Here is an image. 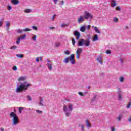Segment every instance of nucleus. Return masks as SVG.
Returning a JSON list of instances; mask_svg holds the SVG:
<instances>
[{"label":"nucleus","instance_id":"nucleus-1","mask_svg":"<svg viewBox=\"0 0 131 131\" xmlns=\"http://www.w3.org/2000/svg\"><path fill=\"white\" fill-rule=\"evenodd\" d=\"M84 16L80 15L77 19V21L78 23H82L84 21V20H88L89 18L90 19V20H92L93 18H94V16L93 14L90 13L88 11H85L84 12Z\"/></svg>","mask_w":131,"mask_h":131},{"label":"nucleus","instance_id":"nucleus-2","mask_svg":"<svg viewBox=\"0 0 131 131\" xmlns=\"http://www.w3.org/2000/svg\"><path fill=\"white\" fill-rule=\"evenodd\" d=\"M31 85V84H29L27 82L20 83L19 85L17 84L16 92V93H21V92H23V91H26L27 88H29Z\"/></svg>","mask_w":131,"mask_h":131},{"label":"nucleus","instance_id":"nucleus-3","mask_svg":"<svg viewBox=\"0 0 131 131\" xmlns=\"http://www.w3.org/2000/svg\"><path fill=\"white\" fill-rule=\"evenodd\" d=\"M73 110V104L71 103H69L67 106V105L63 106V112H64V114L66 116L69 117L70 115H71V112Z\"/></svg>","mask_w":131,"mask_h":131},{"label":"nucleus","instance_id":"nucleus-4","mask_svg":"<svg viewBox=\"0 0 131 131\" xmlns=\"http://www.w3.org/2000/svg\"><path fill=\"white\" fill-rule=\"evenodd\" d=\"M74 54H72L69 57H66L63 60V63H64L65 64H68L70 61L72 65H75V64H76V62L75 61V59H74Z\"/></svg>","mask_w":131,"mask_h":131},{"label":"nucleus","instance_id":"nucleus-5","mask_svg":"<svg viewBox=\"0 0 131 131\" xmlns=\"http://www.w3.org/2000/svg\"><path fill=\"white\" fill-rule=\"evenodd\" d=\"M10 116L12 118L13 125H17L19 123V117L17 115L15 112H12L10 113Z\"/></svg>","mask_w":131,"mask_h":131},{"label":"nucleus","instance_id":"nucleus-6","mask_svg":"<svg viewBox=\"0 0 131 131\" xmlns=\"http://www.w3.org/2000/svg\"><path fill=\"white\" fill-rule=\"evenodd\" d=\"M82 53V48H78L76 52V58L77 59H79V57H80V54Z\"/></svg>","mask_w":131,"mask_h":131},{"label":"nucleus","instance_id":"nucleus-7","mask_svg":"<svg viewBox=\"0 0 131 131\" xmlns=\"http://www.w3.org/2000/svg\"><path fill=\"white\" fill-rule=\"evenodd\" d=\"M47 66L49 70H53V64H52V61L49 59L47 60Z\"/></svg>","mask_w":131,"mask_h":131},{"label":"nucleus","instance_id":"nucleus-8","mask_svg":"<svg viewBox=\"0 0 131 131\" xmlns=\"http://www.w3.org/2000/svg\"><path fill=\"white\" fill-rule=\"evenodd\" d=\"M116 6H117L116 1L115 0H112L111 1V7H112V8H115Z\"/></svg>","mask_w":131,"mask_h":131},{"label":"nucleus","instance_id":"nucleus-9","mask_svg":"<svg viewBox=\"0 0 131 131\" xmlns=\"http://www.w3.org/2000/svg\"><path fill=\"white\" fill-rule=\"evenodd\" d=\"M74 35H75V36H77V39H79V38L80 37V33L78 31H75L74 32Z\"/></svg>","mask_w":131,"mask_h":131},{"label":"nucleus","instance_id":"nucleus-10","mask_svg":"<svg viewBox=\"0 0 131 131\" xmlns=\"http://www.w3.org/2000/svg\"><path fill=\"white\" fill-rule=\"evenodd\" d=\"M27 79L26 76H21L19 77L17 80L19 81V82H21V81H25V80Z\"/></svg>","mask_w":131,"mask_h":131},{"label":"nucleus","instance_id":"nucleus-11","mask_svg":"<svg viewBox=\"0 0 131 131\" xmlns=\"http://www.w3.org/2000/svg\"><path fill=\"white\" fill-rule=\"evenodd\" d=\"M97 61L101 64V65H103V60H102V56H99L97 59Z\"/></svg>","mask_w":131,"mask_h":131},{"label":"nucleus","instance_id":"nucleus-12","mask_svg":"<svg viewBox=\"0 0 131 131\" xmlns=\"http://www.w3.org/2000/svg\"><path fill=\"white\" fill-rule=\"evenodd\" d=\"M84 43V39H81V40H80L78 43V45L79 47H82V46H83Z\"/></svg>","mask_w":131,"mask_h":131},{"label":"nucleus","instance_id":"nucleus-13","mask_svg":"<svg viewBox=\"0 0 131 131\" xmlns=\"http://www.w3.org/2000/svg\"><path fill=\"white\" fill-rule=\"evenodd\" d=\"M97 40H99V37H98V35L95 34L93 37L92 41L95 42V41H97Z\"/></svg>","mask_w":131,"mask_h":131},{"label":"nucleus","instance_id":"nucleus-14","mask_svg":"<svg viewBox=\"0 0 131 131\" xmlns=\"http://www.w3.org/2000/svg\"><path fill=\"white\" fill-rule=\"evenodd\" d=\"M11 3L13 5H19L20 1L19 0H11Z\"/></svg>","mask_w":131,"mask_h":131},{"label":"nucleus","instance_id":"nucleus-15","mask_svg":"<svg viewBox=\"0 0 131 131\" xmlns=\"http://www.w3.org/2000/svg\"><path fill=\"white\" fill-rule=\"evenodd\" d=\"M37 39V36L36 35H33L31 38V40L35 42H36Z\"/></svg>","mask_w":131,"mask_h":131},{"label":"nucleus","instance_id":"nucleus-16","mask_svg":"<svg viewBox=\"0 0 131 131\" xmlns=\"http://www.w3.org/2000/svg\"><path fill=\"white\" fill-rule=\"evenodd\" d=\"M85 122H86V125L87 126V128H91V127H92V125L91 124V123H90V121L86 120Z\"/></svg>","mask_w":131,"mask_h":131},{"label":"nucleus","instance_id":"nucleus-17","mask_svg":"<svg viewBox=\"0 0 131 131\" xmlns=\"http://www.w3.org/2000/svg\"><path fill=\"white\" fill-rule=\"evenodd\" d=\"M92 27L94 28V31L96 33H99V34L101 33V31H100V30H99L98 27H94V26H93Z\"/></svg>","mask_w":131,"mask_h":131},{"label":"nucleus","instance_id":"nucleus-18","mask_svg":"<svg viewBox=\"0 0 131 131\" xmlns=\"http://www.w3.org/2000/svg\"><path fill=\"white\" fill-rule=\"evenodd\" d=\"M86 27V26L84 25L83 26H81L80 28V30L81 31V32H85V28Z\"/></svg>","mask_w":131,"mask_h":131},{"label":"nucleus","instance_id":"nucleus-19","mask_svg":"<svg viewBox=\"0 0 131 131\" xmlns=\"http://www.w3.org/2000/svg\"><path fill=\"white\" fill-rule=\"evenodd\" d=\"M84 45H85V46L86 47H89L90 46V40H84Z\"/></svg>","mask_w":131,"mask_h":131},{"label":"nucleus","instance_id":"nucleus-20","mask_svg":"<svg viewBox=\"0 0 131 131\" xmlns=\"http://www.w3.org/2000/svg\"><path fill=\"white\" fill-rule=\"evenodd\" d=\"M20 40H23V39H25L26 38V34H24V35L19 36L18 37Z\"/></svg>","mask_w":131,"mask_h":131},{"label":"nucleus","instance_id":"nucleus-21","mask_svg":"<svg viewBox=\"0 0 131 131\" xmlns=\"http://www.w3.org/2000/svg\"><path fill=\"white\" fill-rule=\"evenodd\" d=\"M39 105L40 106H45V104L43 103V99H42V98H40Z\"/></svg>","mask_w":131,"mask_h":131},{"label":"nucleus","instance_id":"nucleus-22","mask_svg":"<svg viewBox=\"0 0 131 131\" xmlns=\"http://www.w3.org/2000/svg\"><path fill=\"white\" fill-rule=\"evenodd\" d=\"M24 13H31L32 10L30 9H27L24 10Z\"/></svg>","mask_w":131,"mask_h":131},{"label":"nucleus","instance_id":"nucleus-23","mask_svg":"<svg viewBox=\"0 0 131 131\" xmlns=\"http://www.w3.org/2000/svg\"><path fill=\"white\" fill-rule=\"evenodd\" d=\"M119 80L120 82H123V81H124V77H120L119 78Z\"/></svg>","mask_w":131,"mask_h":131},{"label":"nucleus","instance_id":"nucleus-24","mask_svg":"<svg viewBox=\"0 0 131 131\" xmlns=\"http://www.w3.org/2000/svg\"><path fill=\"white\" fill-rule=\"evenodd\" d=\"M35 111L38 114H42V113L43 112L42 111L39 110H35Z\"/></svg>","mask_w":131,"mask_h":131},{"label":"nucleus","instance_id":"nucleus-25","mask_svg":"<svg viewBox=\"0 0 131 131\" xmlns=\"http://www.w3.org/2000/svg\"><path fill=\"white\" fill-rule=\"evenodd\" d=\"M61 45V43L59 42H57L55 43L54 46L56 47V48H58V47H60Z\"/></svg>","mask_w":131,"mask_h":131},{"label":"nucleus","instance_id":"nucleus-26","mask_svg":"<svg viewBox=\"0 0 131 131\" xmlns=\"http://www.w3.org/2000/svg\"><path fill=\"white\" fill-rule=\"evenodd\" d=\"M23 31H24L25 32H26L27 31H31V29L26 28L23 29Z\"/></svg>","mask_w":131,"mask_h":131},{"label":"nucleus","instance_id":"nucleus-27","mask_svg":"<svg viewBox=\"0 0 131 131\" xmlns=\"http://www.w3.org/2000/svg\"><path fill=\"white\" fill-rule=\"evenodd\" d=\"M6 26L7 28V30L9 29V28L10 27V22H7L6 24Z\"/></svg>","mask_w":131,"mask_h":131},{"label":"nucleus","instance_id":"nucleus-28","mask_svg":"<svg viewBox=\"0 0 131 131\" xmlns=\"http://www.w3.org/2000/svg\"><path fill=\"white\" fill-rule=\"evenodd\" d=\"M16 31L17 33H22L23 32V30L21 29H18Z\"/></svg>","mask_w":131,"mask_h":131},{"label":"nucleus","instance_id":"nucleus-29","mask_svg":"<svg viewBox=\"0 0 131 131\" xmlns=\"http://www.w3.org/2000/svg\"><path fill=\"white\" fill-rule=\"evenodd\" d=\"M122 118V116L119 115V116H118V117L117 118V120L118 121H119Z\"/></svg>","mask_w":131,"mask_h":131},{"label":"nucleus","instance_id":"nucleus-30","mask_svg":"<svg viewBox=\"0 0 131 131\" xmlns=\"http://www.w3.org/2000/svg\"><path fill=\"white\" fill-rule=\"evenodd\" d=\"M75 39H74V38H72V43L73 46H74V45H75Z\"/></svg>","mask_w":131,"mask_h":131},{"label":"nucleus","instance_id":"nucleus-31","mask_svg":"<svg viewBox=\"0 0 131 131\" xmlns=\"http://www.w3.org/2000/svg\"><path fill=\"white\" fill-rule=\"evenodd\" d=\"M64 54H65V55H69V54H70V51H69V50H67L64 52Z\"/></svg>","mask_w":131,"mask_h":131},{"label":"nucleus","instance_id":"nucleus-32","mask_svg":"<svg viewBox=\"0 0 131 131\" xmlns=\"http://www.w3.org/2000/svg\"><path fill=\"white\" fill-rule=\"evenodd\" d=\"M32 28L34 30H36L37 31V27L35 26H32Z\"/></svg>","mask_w":131,"mask_h":131},{"label":"nucleus","instance_id":"nucleus-33","mask_svg":"<svg viewBox=\"0 0 131 131\" xmlns=\"http://www.w3.org/2000/svg\"><path fill=\"white\" fill-rule=\"evenodd\" d=\"M113 21H114V22H116V23L118 22V18H116V17H114V18L113 19Z\"/></svg>","mask_w":131,"mask_h":131},{"label":"nucleus","instance_id":"nucleus-34","mask_svg":"<svg viewBox=\"0 0 131 131\" xmlns=\"http://www.w3.org/2000/svg\"><path fill=\"white\" fill-rule=\"evenodd\" d=\"M20 42H21V40L19 38H18L16 41L17 45H19Z\"/></svg>","mask_w":131,"mask_h":131},{"label":"nucleus","instance_id":"nucleus-35","mask_svg":"<svg viewBox=\"0 0 131 131\" xmlns=\"http://www.w3.org/2000/svg\"><path fill=\"white\" fill-rule=\"evenodd\" d=\"M16 57H18V58H23V55L22 54H16Z\"/></svg>","mask_w":131,"mask_h":131},{"label":"nucleus","instance_id":"nucleus-36","mask_svg":"<svg viewBox=\"0 0 131 131\" xmlns=\"http://www.w3.org/2000/svg\"><path fill=\"white\" fill-rule=\"evenodd\" d=\"M121 10V9L120 8V6H117V7H116V11H120Z\"/></svg>","mask_w":131,"mask_h":131},{"label":"nucleus","instance_id":"nucleus-37","mask_svg":"<svg viewBox=\"0 0 131 131\" xmlns=\"http://www.w3.org/2000/svg\"><path fill=\"white\" fill-rule=\"evenodd\" d=\"M23 110V107H19V113H22V111Z\"/></svg>","mask_w":131,"mask_h":131},{"label":"nucleus","instance_id":"nucleus-38","mask_svg":"<svg viewBox=\"0 0 131 131\" xmlns=\"http://www.w3.org/2000/svg\"><path fill=\"white\" fill-rule=\"evenodd\" d=\"M130 106H131V102H129L128 105H127V108L129 109V108H130Z\"/></svg>","mask_w":131,"mask_h":131},{"label":"nucleus","instance_id":"nucleus-39","mask_svg":"<svg viewBox=\"0 0 131 131\" xmlns=\"http://www.w3.org/2000/svg\"><path fill=\"white\" fill-rule=\"evenodd\" d=\"M80 127L82 131H84V126L83 125H81Z\"/></svg>","mask_w":131,"mask_h":131},{"label":"nucleus","instance_id":"nucleus-40","mask_svg":"<svg viewBox=\"0 0 131 131\" xmlns=\"http://www.w3.org/2000/svg\"><path fill=\"white\" fill-rule=\"evenodd\" d=\"M10 49H11V50H12L13 49H17V46H11V47H10Z\"/></svg>","mask_w":131,"mask_h":131},{"label":"nucleus","instance_id":"nucleus-41","mask_svg":"<svg viewBox=\"0 0 131 131\" xmlns=\"http://www.w3.org/2000/svg\"><path fill=\"white\" fill-rule=\"evenodd\" d=\"M27 98L28 99V101H31L32 99H31V97L30 96H27Z\"/></svg>","mask_w":131,"mask_h":131},{"label":"nucleus","instance_id":"nucleus-42","mask_svg":"<svg viewBox=\"0 0 131 131\" xmlns=\"http://www.w3.org/2000/svg\"><path fill=\"white\" fill-rule=\"evenodd\" d=\"M7 8L8 9V10H12V6L11 5H8L7 6Z\"/></svg>","mask_w":131,"mask_h":131},{"label":"nucleus","instance_id":"nucleus-43","mask_svg":"<svg viewBox=\"0 0 131 131\" xmlns=\"http://www.w3.org/2000/svg\"><path fill=\"white\" fill-rule=\"evenodd\" d=\"M40 59L39 58V57H37L36 58V62H37V63H38V62H39Z\"/></svg>","mask_w":131,"mask_h":131},{"label":"nucleus","instance_id":"nucleus-44","mask_svg":"<svg viewBox=\"0 0 131 131\" xmlns=\"http://www.w3.org/2000/svg\"><path fill=\"white\" fill-rule=\"evenodd\" d=\"M119 100H121L122 99V97H121V95L119 94L118 96Z\"/></svg>","mask_w":131,"mask_h":131},{"label":"nucleus","instance_id":"nucleus-45","mask_svg":"<svg viewBox=\"0 0 131 131\" xmlns=\"http://www.w3.org/2000/svg\"><path fill=\"white\" fill-rule=\"evenodd\" d=\"M105 53H106V54H111V51H110V50H106Z\"/></svg>","mask_w":131,"mask_h":131},{"label":"nucleus","instance_id":"nucleus-46","mask_svg":"<svg viewBox=\"0 0 131 131\" xmlns=\"http://www.w3.org/2000/svg\"><path fill=\"white\" fill-rule=\"evenodd\" d=\"M67 26V24H61V27H66Z\"/></svg>","mask_w":131,"mask_h":131},{"label":"nucleus","instance_id":"nucleus-47","mask_svg":"<svg viewBox=\"0 0 131 131\" xmlns=\"http://www.w3.org/2000/svg\"><path fill=\"white\" fill-rule=\"evenodd\" d=\"M120 63L121 64H123V59L122 58L120 59Z\"/></svg>","mask_w":131,"mask_h":131},{"label":"nucleus","instance_id":"nucleus-48","mask_svg":"<svg viewBox=\"0 0 131 131\" xmlns=\"http://www.w3.org/2000/svg\"><path fill=\"white\" fill-rule=\"evenodd\" d=\"M18 68H17L16 66H13V70L14 71L17 70Z\"/></svg>","mask_w":131,"mask_h":131},{"label":"nucleus","instance_id":"nucleus-49","mask_svg":"<svg viewBox=\"0 0 131 131\" xmlns=\"http://www.w3.org/2000/svg\"><path fill=\"white\" fill-rule=\"evenodd\" d=\"M110 128L111 131H115V128L114 127H111Z\"/></svg>","mask_w":131,"mask_h":131},{"label":"nucleus","instance_id":"nucleus-50","mask_svg":"<svg viewBox=\"0 0 131 131\" xmlns=\"http://www.w3.org/2000/svg\"><path fill=\"white\" fill-rule=\"evenodd\" d=\"M55 17H56V14L53 15V16H52V21H54V20H55Z\"/></svg>","mask_w":131,"mask_h":131},{"label":"nucleus","instance_id":"nucleus-51","mask_svg":"<svg viewBox=\"0 0 131 131\" xmlns=\"http://www.w3.org/2000/svg\"><path fill=\"white\" fill-rule=\"evenodd\" d=\"M78 94H79V95H80V96H84L83 93H82L81 92H79Z\"/></svg>","mask_w":131,"mask_h":131},{"label":"nucleus","instance_id":"nucleus-52","mask_svg":"<svg viewBox=\"0 0 131 131\" xmlns=\"http://www.w3.org/2000/svg\"><path fill=\"white\" fill-rule=\"evenodd\" d=\"M60 5H61V6H63V5H64V1H62L61 2Z\"/></svg>","mask_w":131,"mask_h":131},{"label":"nucleus","instance_id":"nucleus-53","mask_svg":"<svg viewBox=\"0 0 131 131\" xmlns=\"http://www.w3.org/2000/svg\"><path fill=\"white\" fill-rule=\"evenodd\" d=\"M3 26V21H0V27H2Z\"/></svg>","mask_w":131,"mask_h":131},{"label":"nucleus","instance_id":"nucleus-54","mask_svg":"<svg viewBox=\"0 0 131 131\" xmlns=\"http://www.w3.org/2000/svg\"><path fill=\"white\" fill-rule=\"evenodd\" d=\"M0 130L1 131H5V129H4V128H1Z\"/></svg>","mask_w":131,"mask_h":131},{"label":"nucleus","instance_id":"nucleus-55","mask_svg":"<svg viewBox=\"0 0 131 131\" xmlns=\"http://www.w3.org/2000/svg\"><path fill=\"white\" fill-rule=\"evenodd\" d=\"M53 1L54 2L55 4H57L58 0H53Z\"/></svg>","mask_w":131,"mask_h":131},{"label":"nucleus","instance_id":"nucleus-56","mask_svg":"<svg viewBox=\"0 0 131 131\" xmlns=\"http://www.w3.org/2000/svg\"><path fill=\"white\" fill-rule=\"evenodd\" d=\"M91 27V26H90V25H88L87 26V28L88 29H90V28Z\"/></svg>","mask_w":131,"mask_h":131},{"label":"nucleus","instance_id":"nucleus-57","mask_svg":"<svg viewBox=\"0 0 131 131\" xmlns=\"http://www.w3.org/2000/svg\"><path fill=\"white\" fill-rule=\"evenodd\" d=\"M128 121H131V116H130V118H128Z\"/></svg>","mask_w":131,"mask_h":131},{"label":"nucleus","instance_id":"nucleus-58","mask_svg":"<svg viewBox=\"0 0 131 131\" xmlns=\"http://www.w3.org/2000/svg\"><path fill=\"white\" fill-rule=\"evenodd\" d=\"M39 59H40V61H41V60L42 59L41 57H39Z\"/></svg>","mask_w":131,"mask_h":131},{"label":"nucleus","instance_id":"nucleus-59","mask_svg":"<svg viewBox=\"0 0 131 131\" xmlns=\"http://www.w3.org/2000/svg\"><path fill=\"white\" fill-rule=\"evenodd\" d=\"M53 28H54V27L50 28L51 29H53Z\"/></svg>","mask_w":131,"mask_h":131},{"label":"nucleus","instance_id":"nucleus-60","mask_svg":"<svg viewBox=\"0 0 131 131\" xmlns=\"http://www.w3.org/2000/svg\"><path fill=\"white\" fill-rule=\"evenodd\" d=\"M125 28L127 29V26H126V27H125Z\"/></svg>","mask_w":131,"mask_h":131},{"label":"nucleus","instance_id":"nucleus-61","mask_svg":"<svg viewBox=\"0 0 131 131\" xmlns=\"http://www.w3.org/2000/svg\"><path fill=\"white\" fill-rule=\"evenodd\" d=\"M14 112H16V110H14Z\"/></svg>","mask_w":131,"mask_h":131}]
</instances>
